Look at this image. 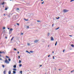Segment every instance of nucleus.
Instances as JSON below:
<instances>
[{
    "label": "nucleus",
    "instance_id": "680f3d73",
    "mask_svg": "<svg viewBox=\"0 0 74 74\" xmlns=\"http://www.w3.org/2000/svg\"><path fill=\"white\" fill-rule=\"evenodd\" d=\"M60 69H59V71H60Z\"/></svg>",
    "mask_w": 74,
    "mask_h": 74
},
{
    "label": "nucleus",
    "instance_id": "4c0bfd02",
    "mask_svg": "<svg viewBox=\"0 0 74 74\" xmlns=\"http://www.w3.org/2000/svg\"><path fill=\"white\" fill-rule=\"evenodd\" d=\"M54 25V24H52V27H53V25Z\"/></svg>",
    "mask_w": 74,
    "mask_h": 74
},
{
    "label": "nucleus",
    "instance_id": "ddd939ff",
    "mask_svg": "<svg viewBox=\"0 0 74 74\" xmlns=\"http://www.w3.org/2000/svg\"><path fill=\"white\" fill-rule=\"evenodd\" d=\"M5 72H6V71L5 70L3 72V73L4 74H5Z\"/></svg>",
    "mask_w": 74,
    "mask_h": 74
},
{
    "label": "nucleus",
    "instance_id": "e433bc0d",
    "mask_svg": "<svg viewBox=\"0 0 74 74\" xmlns=\"http://www.w3.org/2000/svg\"><path fill=\"white\" fill-rule=\"evenodd\" d=\"M3 29H5V27H3Z\"/></svg>",
    "mask_w": 74,
    "mask_h": 74
},
{
    "label": "nucleus",
    "instance_id": "ea45409f",
    "mask_svg": "<svg viewBox=\"0 0 74 74\" xmlns=\"http://www.w3.org/2000/svg\"><path fill=\"white\" fill-rule=\"evenodd\" d=\"M65 51V50H64L63 51V52H64V51Z\"/></svg>",
    "mask_w": 74,
    "mask_h": 74
},
{
    "label": "nucleus",
    "instance_id": "a19ab883",
    "mask_svg": "<svg viewBox=\"0 0 74 74\" xmlns=\"http://www.w3.org/2000/svg\"><path fill=\"white\" fill-rule=\"evenodd\" d=\"M4 53V51L2 52L1 53Z\"/></svg>",
    "mask_w": 74,
    "mask_h": 74
},
{
    "label": "nucleus",
    "instance_id": "7c9ffc66",
    "mask_svg": "<svg viewBox=\"0 0 74 74\" xmlns=\"http://www.w3.org/2000/svg\"><path fill=\"white\" fill-rule=\"evenodd\" d=\"M23 33H21V35H23Z\"/></svg>",
    "mask_w": 74,
    "mask_h": 74
},
{
    "label": "nucleus",
    "instance_id": "774afa93",
    "mask_svg": "<svg viewBox=\"0 0 74 74\" xmlns=\"http://www.w3.org/2000/svg\"><path fill=\"white\" fill-rule=\"evenodd\" d=\"M68 62H69V61H68Z\"/></svg>",
    "mask_w": 74,
    "mask_h": 74
},
{
    "label": "nucleus",
    "instance_id": "aec40b11",
    "mask_svg": "<svg viewBox=\"0 0 74 74\" xmlns=\"http://www.w3.org/2000/svg\"><path fill=\"white\" fill-rule=\"evenodd\" d=\"M57 45V41H56V44H55V45L56 46Z\"/></svg>",
    "mask_w": 74,
    "mask_h": 74
},
{
    "label": "nucleus",
    "instance_id": "58836bf2",
    "mask_svg": "<svg viewBox=\"0 0 74 74\" xmlns=\"http://www.w3.org/2000/svg\"><path fill=\"white\" fill-rule=\"evenodd\" d=\"M53 59H55V57H54V56H53Z\"/></svg>",
    "mask_w": 74,
    "mask_h": 74
},
{
    "label": "nucleus",
    "instance_id": "39448f33",
    "mask_svg": "<svg viewBox=\"0 0 74 74\" xmlns=\"http://www.w3.org/2000/svg\"><path fill=\"white\" fill-rule=\"evenodd\" d=\"M13 30V29L12 28H11L10 30L9 31V32H12V30Z\"/></svg>",
    "mask_w": 74,
    "mask_h": 74
},
{
    "label": "nucleus",
    "instance_id": "c756f323",
    "mask_svg": "<svg viewBox=\"0 0 74 74\" xmlns=\"http://www.w3.org/2000/svg\"><path fill=\"white\" fill-rule=\"evenodd\" d=\"M14 51H16V49H15V48H14Z\"/></svg>",
    "mask_w": 74,
    "mask_h": 74
},
{
    "label": "nucleus",
    "instance_id": "052dcab7",
    "mask_svg": "<svg viewBox=\"0 0 74 74\" xmlns=\"http://www.w3.org/2000/svg\"><path fill=\"white\" fill-rule=\"evenodd\" d=\"M1 56V55H0V56Z\"/></svg>",
    "mask_w": 74,
    "mask_h": 74
},
{
    "label": "nucleus",
    "instance_id": "4d7b16f0",
    "mask_svg": "<svg viewBox=\"0 0 74 74\" xmlns=\"http://www.w3.org/2000/svg\"><path fill=\"white\" fill-rule=\"evenodd\" d=\"M53 53H54V52H53Z\"/></svg>",
    "mask_w": 74,
    "mask_h": 74
},
{
    "label": "nucleus",
    "instance_id": "603ef678",
    "mask_svg": "<svg viewBox=\"0 0 74 74\" xmlns=\"http://www.w3.org/2000/svg\"><path fill=\"white\" fill-rule=\"evenodd\" d=\"M3 15H4V16H5V14H3Z\"/></svg>",
    "mask_w": 74,
    "mask_h": 74
},
{
    "label": "nucleus",
    "instance_id": "2f4dec72",
    "mask_svg": "<svg viewBox=\"0 0 74 74\" xmlns=\"http://www.w3.org/2000/svg\"><path fill=\"white\" fill-rule=\"evenodd\" d=\"M16 10H19V8H17Z\"/></svg>",
    "mask_w": 74,
    "mask_h": 74
},
{
    "label": "nucleus",
    "instance_id": "a18cd8bd",
    "mask_svg": "<svg viewBox=\"0 0 74 74\" xmlns=\"http://www.w3.org/2000/svg\"><path fill=\"white\" fill-rule=\"evenodd\" d=\"M72 72H73V71H71V73H72Z\"/></svg>",
    "mask_w": 74,
    "mask_h": 74
},
{
    "label": "nucleus",
    "instance_id": "5701e85b",
    "mask_svg": "<svg viewBox=\"0 0 74 74\" xmlns=\"http://www.w3.org/2000/svg\"><path fill=\"white\" fill-rule=\"evenodd\" d=\"M59 18H60V17H58V18H56L57 19H59Z\"/></svg>",
    "mask_w": 74,
    "mask_h": 74
},
{
    "label": "nucleus",
    "instance_id": "8fccbe9b",
    "mask_svg": "<svg viewBox=\"0 0 74 74\" xmlns=\"http://www.w3.org/2000/svg\"><path fill=\"white\" fill-rule=\"evenodd\" d=\"M42 65H40V67H42Z\"/></svg>",
    "mask_w": 74,
    "mask_h": 74
},
{
    "label": "nucleus",
    "instance_id": "3c124183",
    "mask_svg": "<svg viewBox=\"0 0 74 74\" xmlns=\"http://www.w3.org/2000/svg\"><path fill=\"white\" fill-rule=\"evenodd\" d=\"M18 53H19V52L18 51Z\"/></svg>",
    "mask_w": 74,
    "mask_h": 74
},
{
    "label": "nucleus",
    "instance_id": "5fc2aeb1",
    "mask_svg": "<svg viewBox=\"0 0 74 74\" xmlns=\"http://www.w3.org/2000/svg\"><path fill=\"white\" fill-rule=\"evenodd\" d=\"M0 53H1V52L0 51Z\"/></svg>",
    "mask_w": 74,
    "mask_h": 74
},
{
    "label": "nucleus",
    "instance_id": "de8ad7c7",
    "mask_svg": "<svg viewBox=\"0 0 74 74\" xmlns=\"http://www.w3.org/2000/svg\"><path fill=\"white\" fill-rule=\"evenodd\" d=\"M50 55H49L48 56V57H49V56H50Z\"/></svg>",
    "mask_w": 74,
    "mask_h": 74
},
{
    "label": "nucleus",
    "instance_id": "864d4df0",
    "mask_svg": "<svg viewBox=\"0 0 74 74\" xmlns=\"http://www.w3.org/2000/svg\"><path fill=\"white\" fill-rule=\"evenodd\" d=\"M5 38H6V39L7 38V37H5Z\"/></svg>",
    "mask_w": 74,
    "mask_h": 74
},
{
    "label": "nucleus",
    "instance_id": "9b49d317",
    "mask_svg": "<svg viewBox=\"0 0 74 74\" xmlns=\"http://www.w3.org/2000/svg\"><path fill=\"white\" fill-rule=\"evenodd\" d=\"M26 52H27L28 53H29V54H30V52L28 51H26Z\"/></svg>",
    "mask_w": 74,
    "mask_h": 74
},
{
    "label": "nucleus",
    "instance_id": "dca6fc26",
    "mask_svg": "<svg viewBox=\"0 0 74 74\" xmlns=\"http://www.w3.org/2000/svg\"><path fill=\"white\" fill-rule=\"evenodd\" d=\"M37 22H41V21L40 20H38V21H37Z\"/></svg>",
    "mask_w": 74,
    "mask_h": 74
},
{
    "label": "nucleus",
    "instance_id": "cd10ccee",
    "mask_svg": "<svg viewBox=\"0 0 74 74\" xmlns=\"http://www.w3.org/2000/svg\"><path fill=\"white\" fill-rule=\"evenodd\" d=\"M8 60H9V62H10V61H11V59H8Z\"/></svg>",
    "mask_w": 74,
    "mask_h": 74
},
{
    "label": "nucleus",
    "instance_id": "bf43d9fd",
    "mask_svg": "<svg viewBox=\"0 0 74 74\" xmlns=\"http://www.w3.org/2000/svg\"><path fill=\"white\" fill-rule=\"evenodd\" d=\"M8 29H10V28H8Z\"/></svg>",
    "mask_w": 74,
    "mask_h": 74
},
{
    "label": "nucleus",
    "instance_id": "4468645a",
    "mask_svg": "<svg viewBox=\"0 0 74 74\" xmlns=\"http://www.w3.org/2000/svg\"><path fill=\"white\" fill-rule=\"evenodd\" d=\"M30 43H27V45L28 46H30Z\"/></svg>",
    "mask_w": 74,
    "mask_h": 74
},
{
    "label": "nucleus",
    "instance_id": "f257e3e1",
    "mask_svg": "<svg viewBox=\"0 0 74 74\" xmlns=\"http://www.w3.org/2000/svg\"><path fill=\"white\" fill-rule=\"evenodd\" d=\"M63 11L64 12H67L69 11V10L66 9H64L63 10Z\"/></svg>",
    "mask_w": 74,
    "mask_h": 74
},
{
    "label": "nucleus",
    "instance_id": "09e8293b",
    "mask_svg": "<svg viewBox=\"0 0 74 74\" xmlns=\"http://www.w3.org/2000/svg\"><path fill=\"white\" fill-rule=\"evenodd\" d=\"M55 70H54V71H56V68H55Z\"/></svg>",
    "mask_w": 74,
    "mask_h": 74
},
{
    "label": "nucleus",
    "instance_id": "c9c22d12",
    "mask_svg": "<svg viewBox=\"0 0 74 74\" xmlns=\"http://www.w3.org/2000/svg\"><path fill=\"white\" fill-rule=\"evenodd\" d=\"M44 3V1H43L41 3L42 4Z\"/></svg>",
    "mask_w": 74,
    "mask_h": 74
},
{
    "label": "nucleus",
    "instance_id": "393cba45",
    "mask_svg": "<svg viewBox=\"0 0 74 74\" xmlns=\"http://www.w3.org/2000/svg\"><path fill=\"white\" fill-rule=\"evenodd\" d=\"M4 2H3L2 4V5H4Z\"/></svg>",
    "mask_w": 74,
    "mask_h": 74
},
{
    "label": "nucleus",
    "instance_id": "2eb2a0df",
    "mask_svg": "<svg viewBox=\"0 0 74 74\" xmlns=\"http://www.w3.org/2000/svg\"><path fill=\"white\" fill-rule=\"evenodd\" d=\"M71 47H72L73 48H74V45H71Z\"/></svg>",
    "mask_w": 74,
    "mask_h": 74
},
{
    "label": "nucleus",
    "instance_id": "37998d69",
    "mask_svg": "<svg viewBox=\"0 0 74 74\" xmlns=\"http://www.w3.org/2000/svg\"><path fill=\"white\" fill-rule=\"evenodd\" d=\"M2 60V59L0 58V60Z\"/></svg>",
    "mask_w": 74,
    "mask_h": 74
},
{
    "label": "nucleus",
    "instance_id": "c85d7f7f",
    "mask_svg": "<svg viewBox=\"0 0 74 74\" xmlns=\"http://www.w3.org/2000/svg\"><path fill=\"white\" fill-rule=\"evenodd\" d=\"M20 73H21V74H22V71H20Z\"/></svg>",
    "mask_w": 74,
    "mask_h": 74
},
{
    "label": "nucleus",
    "instance_id": "6e6552de",
    "mask_svg": "<svg viewBox=\"0 0 74 74\" xmlns=\"http://www.w3.org/2000/svg\"><path fill=\"white\" fill-rule=\"evenodd\" d=\"M13 70H14V71H16V69H13Z\"/></svg>",
    "mask_w": 74,
    "mask_h": 74
},
{
    "label": "nucleus",
    "instance_id": "423d86ee",
    "mask_svg": "<svg viewBox=\"0 0 74 74\" xmlns=\"http://www.w3.org/2000/svg\"><path fill=\"white\" fill-rule=\"evenodd\" d=\"M14 68H16V65H14L13 66Z\"/></svg>",
    "mask_w": 74,
    "mask_h": 74
},
{
    "label": "nucleus",
    "instance_id": "0eeeda50",
    "mask_svg": "<svg viewBox=\"0 0 74 74\" xmlns=\"http://www.w3.org/2000/svg\"><path fill=\"white\" fill-rule=\"evenodd\" d=\"M49 35H50V33H48L47 34L48 37H49Z\"/></svg>",
    "mask_w": 74,
    "mask_h": 74
},
{
    "label": "nucleus",
    "instance_id": "c03bdc74",
    "mask_svg": "<svg viewBox=\"0 0 74 74\" xmlns=\"http://www.w3.org/2000/svg\"><path fill=\"white\" fill-rule=\"evenodd\" d=\"M69 36H70V37H72V35H69Z\"/></svg>",
    "mask_w": 74,
    "mask_h": 74
},
{
    "label": "nucleus",
    "instance_id": "1a4fd4ad",
    "mask_svg": "<svg viewBox=\"0 0 74 74\" xmlns=\"http://www.w3.org/2000/svg\"><path fill=\"white\" fill-rule=\"evenodd\" d=\"M13 74H15V73H16V71H13Z\"/></svg>",
    "mask_w": 74,
    "mask_h": 74
},
{
    "label": "nucleus",
    "instance_id": "13d9d810",
    "mask_svg": "<svg viewBox=\"0 0 74 74\" xmlns=\"http://www.w3.org/2000/svg\"><path fill=\"white\" fill-rule=\"evenodd\" d=\"M49 47V45L48 46V47Z\"/></svg>",
    "mask_w": 74,
    "mask_h": 74
},
{
    "label": "nucleus",
    "instance_id": "49530a36",
    "mask_svg": "<svg viewBox=\"0 0 74 74\" xmlns=\"http://www.w3.org/2000/svg\"><path fill=\"white\" fill-rule=\"evenodd\" d=\"M8 16V17H9V18H10V15H9Z\"/></svg>",
    "mask_w": 74,
    "mask_h": 74
},
{
    "label": "nucleus",
    "instance_id": "9d476101",
    "mask_svg": "<svg viewBox=\"0 0 74 74\" xmlns=\"http://www.w3.org/2000/svg\"><path fill=\"white\" fill-rule=\"evenodd\" d=\"M14 38V37H12L11 39V41H12V40H13Z\"/></svg>",
    "mask_w": 74,
    "mask_h": 74
},
{
    "label": "nucleus",
    "instance_id": "69168bd1",
    "mask_svg": "<svg viewBox=\"0 0 74 74\" xmlns=\"http://www.w3.org/2000/svg\"><path fill=\"white\" fill-rule=\"evenodd\" d=\"M73 71V72H74V70Z\"/></svg>",
    "mask_w": 74,
    "mask_h": 74
},
{
    "label": "nucleus",
    "instance_id": "f03ea898",
    "mask_svg": "<svg viewBox=\"0 0 74 74\" xmlns=\"http://www.w3.org/2000/svg\"><path fill=\"white\" fill-rule=\"evenodd\" d=\"M5 63H6L7 64H8L10 63L8 61V60H5Z\"/></svg>",
    "mask_w": 74,
    "mask_h": 74
},
{
    "label": "nucleus",
    "instance_id": "f704fd0d",
    "mask_svg": "<svg viewBox=\"0 0 74 74\" xmlns=\"http://www.w3.org/2000/svg\"><path fill=\"white\" fill-rule=\"evenodd\" d=\"M27 28H29V26H27Z\"/></svg>",
    "mask_w": 74,
    "mask_h": 74
},
{
    "label": "nucleus",
    "instance_id": "20e7f679",
    "mask_svg": "<svg viewBox=\"0 0 74 74\" xmlns=\"http://www.w3.org/2000/svg\"><path fill=\"white\" fill-rule=\"evenodd\" d=\"M34 42L37 43L38 42V40H36L34 41Z\"/></svg>",
    "mask_w": 74,
    "mask_h": 74
},
{
    "label": "nucleus",
    "instance_id": "72a5a7b5",
    "mask_svg": "<svg viewBox=\"0 0 74 74\" xmlns=\"http://www.w3.org/2000/svg\"><path fill=\"white\" fill-rule=\"evenodd\" d=\"M18 58H19V59H20V56H18Z\"/></svg>",
    "mask_w": 74,
    "mask_h": 74
},
{
    "label": "nucleus",
    "instance_id": "a211bd4d",
    "mask_svg": "<svg viewBox=\"0 0 74 74\" xmlns=\"http://www.w3.org/2000/svg\"><path fill=\"white\" fill-rule=\"evenodd\" d=\"M21 66H22V64H20L19 65V67H21Z\"/></svg>",
    "mask_w": 74,
    "mask_h": 74
},
{
    "label": "nucleus",
    "instance_id": "79ce46f5",
    "mask_svg": "<svg viewBox=\"0 0 74 74\" xmlns=\"http://www.w3.org/2000/svg\"><path fill=\"white\" fill-rule=\"evenodd\" d=\"M25 21H28V19L25 20Z\"/></svg>",
    "mask_w": 74,
    "mask_h": 74
},
{
    "label": "nucleus",
    "instance_id": "6ab92c4d",
    "mask_svg": "<svg viewBox=\"0 0 74 74\" xmlns=\"http://www.w3.org/2000/svg\"><path fill=\"white\" fill-rule=\"evenodd\" d=\"M5 57L6 58H9V57L7 56H6Z\"/></svg>",
    "mask_w": 74,
    "mask_h": 74
},
{
    "label": "nucleus",
    "instance_id": "473e14b6",
    "mask_svg": "<svg viewBox=\"0 0 74 74\" xmlns=\"http://www.w3.org/2000/svg\"><path fill=\"white\" fill-rule=\"evenodd\" d=\"M7 10V8H5V10Z\"/></svg>",
    "mask_w": 74,
    "mask_h": 74
},
{
    "label": "nucleus",
    "instance_id": "412c9836",
    "mask_svg": "<svg viewBox=\"0 0 74 74\" xmlns=\"http://www.w3.org/2000/svg\"><path fill=\"white\" fill-rule=\"evenodd\" d=\"M30 52H31V53H33V51H30Z\"/></svg>",
    "mask_w": 74,
    "mask_h": 74
},
{
    "label": "nucleus",
    "instance_id": "f3484780",
    "mask_svg": "<svg viewBox=\"0 0 74 74\" xmlns=\"http://www.w3.org/2000/svg\"><path fill=\"white\" fill-rule=\"evenodd\" d=\"M22 62V61L21 60H19V63H21Z\"/></svg>",
    "mask_w": 74,
    "mask_h": 74
},
{
    "label": "nucleus",
    "instance_id": "e2e57ef3",
    "mask_svg": "<svg viewBox=\"0 0 74 74\" xmlns=\"http://www.w3.org/2000/svg\"><path fill=\"white\" fill-rule=\"evenodd\" d=\"M1 4H1L0 3V5H1Z\"/></svg>",
    "mask_w": 74,
    "mask_h": 74
},
{
    "label": "nucleus",
    "instance_id": "338daca9",
    "mask_svg": "<svg viewBox=\"0 0 74 74\" xmlns=\"http://www.w3.org/2000/svg\"><path fill=\"white\" fill-rule=\"evenodd\" d=\"M3 7H4V6H3Z\"/></svg>",
    "mask_w": 74,
    "mask_h": 74
},
{
    "label": "nucleus",
    "instance_id": "bb28decb",
    "mask_svg": "<svg viewBox=\"0 0 74 74\" xmlns=\"http://www.w3.org/2000/svg\"><path fill=\"white\" fill-rule=\"evenodd\" d=\"M74 0H71V2H72V1H74Z\"/></svg>",
    "mask_w": 74,
    "mask_h": 74
},
{
    "label": "nucleus",
    "instance_id": "a878e982",
    "mask_svg": "<svg viewBox=\"0 0 74 74\" xmlns=\"http://www.w3.org/2000/svg\"><path fill=\"white\" fill-rule=\"evenodd\" d=\"M16 25H18V26L19 25V23H17L16 24Z\"/></svg>",
    "mask_w": 74,
    "mask_h": 74
},
{
    "label": "nucleus",
    "instance_id": "7ed1b4c3",
    "mask_svg": "<svg viewBox=\"0 0 74 74\" xmlns=\"http://www.w3.org/2000/svg\"><path fill=\"white\" fill-rule=\"evenodd\" d=\"M51 41H53V40H54V39H53V37H51Z\"/></svg>",
    "mask_w": 74,
    "mask_h": 74
},
{
    "label": "nucleus",
    "instance_id": "6e6d98bb",
    "mask_svg": "<svg viewBox=\"0 0 74 74\" xmlns=\"http://www.w3.org/2000/svg\"><path fill=\"white\" fill-rule=\"evenodd\" d=\"M24 20H25H25H26V19H25V18H24Z\"/></svg>",
    "mask_w": 74,
    "mask_h": 74
},
{
    "label": "nucleus",
    "instance_id": "4be33fe9",
    "mask_svg": "<svg viewBox=\"0 0 74 74\" xmlns=\"http://www.w3.org/2000/svg\"><path fill=\"white\" fill-rule=\"evenodd\" d=\"M2 67H3V68H4V67H5V66H4L3 65H2Z\"/></svg>",
    "mask_w": 74,
    "mask_h": 74
},
{
    "label": "nucleus",
    "instance_id": "f8f14e48",
    "mask_svg": "<svg viewBox=\"0 0 74 74\" xmlns=\"http://www.w3.org/2000/svg\"><path fill=\"white\" fill-rule=\"evenodd\" d=\"M11 71H9L8 72V74H11Z\"/></svg>",
    "mask_w": 74,
    "mask_h": 74
},
{
    "label": "nucleus",
    "instance_id": "b1692460",
    "mask_svg": "<svg viewBox=\"0 0 74 74\" xmlns=\"http://www.w3.org/2000/svg\"><path fill=\"white\" fill-rule=\"evenodd\" d=\"M59 27L57 28L56 29V30H58V29H59Z\"/></svg>",
    "mask_w": 74,
    "mask_h": 74
},
{
    "label": "nucleus",
    "instance_id": "0e129e2a",
    "mask_svg": "<svg viewBox=\"0 0 74 74\" xmlns=\"http://www.w3.org/2000/svg\"><path fill=\"white\" fill-rule=\"evenodd\" d=\"M42 1H43V0H41Z\"/></svg>",
    "mask_w": 74,
    "mask_h": 74
}]
</instances>
